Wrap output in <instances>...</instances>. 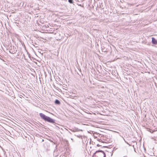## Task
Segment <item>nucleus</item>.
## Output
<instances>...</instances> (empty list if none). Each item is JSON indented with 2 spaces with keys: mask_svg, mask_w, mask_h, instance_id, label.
<instances>
[{
  "mask_svg": "<svg viewBox=\"0 0 157 157\" xmlns=\"http://www.w3.org/2000/svg\"><path fill=\"white\" fill-rule=\"evenodd\" d=\"M39 115L41 118L44 121L54 123V121L53 119L49 117L46 116L44 114L40 113H39Z\"/></svg>",
  "mask_w": 157,
  "mask_h": 157,
  "instance_id": "f257e3e1",
  "label": "nucleus"
},
{
  "mask_svg": "<svg viewBox=\"0 0 157 157\" xmlns=\"http://www.w3.org/2000/svg\"><path fill=\"white\" fill-rule=\"evenodd\" d=\"M105 154L104 151H97L94 154L93 157H105Z\"/></svg>",
  "mask_w": 157,
  "mask_h": 157,
  "instance_id": "f03ea898",
  "label": "nucleus"
},
{
  "mask_svg": "<svg viewBox=\"0 0 157 157\" xmlns=\"http://www.w3.org/2000/svg\"><path fill=\"white\" fill-rule=\"evenodd\" d=\"M152 44H157V41L155 38L153 37L152 38Z\"/></svg>",
  "mask_w": 157,
  "mask_h": 157,
  "instance_id": "7ed1b4c3",
  "label": "nucleus"
},
{
  "mask_svg": "<svg viewBox=\"0 0 157 157\" xmlns=\"http://www.w3.org/2000/svg\"><path fill=\"white\" fill-rule=\"evenodd\" d=\"M55 103L56 104H60V101L57 100H56L55 101Z\"/></svg>",
  "mask_w": 157,
  "mask_h": 157,
  "instance_id": "20e7f679",
  "label": "nucleus"
},
{
  "mask_svg": "<svg viewBox=\"0 0 157 157\" xmlns=\"http://www.w3.org/2000/svg\"><path fill=\"white\" fill-rule=\"evenodd\" d=\"M68 2L71 3H73V0H68Z\"/></svg>",
  "mask_w": 157,
  "mask_h": 157,
  "instance_id": "39448f33",
  "label": "nucleus"
}]
</instances>
